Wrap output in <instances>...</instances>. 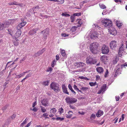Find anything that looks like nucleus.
Returning <instances> with one entry per match:
<instances>
[{
	"label": "nucleus",
	"mask_w": 127,
	"mask_h": 127,
	"mask_svg": "<svg viewBox=\"0 0 127 127\" xmlns=\"http://www.w3.org/2000/svg\"><path fill=\"white\" fill-rule=\"evenodd\" d=\"M96 117L95 115L93 113L92 114L91 116L90 119L92 120L94 119H95Z\"/></svg>",
	"instance_id": "nucleus-28"
},
{
	"label": "nucleus",
	"mask_w": 127,
	"mask_h": 127,
	"mask_svg": "<svg viewBox=\"0 0 127 127\" xmlns=\"http://www.w3.org/2000/svg\"><path fill=\"white\" fill-rule=\"evenodd\" d=\"M56 61L55 60H53L52 62L51 63V65L53 67L54 66V63H56Z\"/></svg>",
	"instance_id": "nucleus-42"
},
{
	"label": "nucleus",
	"mask_w": 127,
	"mask_h": 127,
	"mask_svg": "<svg viewBox=\"0 0 127 127\" xmlns=\"http://www.w3.org/2000/svg\"><path fill=\"white\" fill-rule=\"evenodd\" d=\"M64 109L62 107H61L59 109V112L60 113V114H62L64 112Z\"/></svg>",
	"instance_id": "nucleus-32"
},
{
	"label": "nucleus",
	"mask_w": 127,
	"mask_h": 127,
	"mask_svg": "<svg viewBox=\"0 0 127 127\" xmlns=\"http://www.w3.org/2000/svg\"><path fill=\"white\" fill-rule=\"evenodd\" d=\"M16 39V40L15 39V40H16V41H13V43L14 44V45L16 46H17L18 45L19 43V42H18L17 41V39Z\"/></svg>",
	"instance_id": "nucleus-36"
},
{
	"label": "nucleus",
	"mask_w": 127,
	"mask_h": 127,
	"mask_svg": "<svg viewBox=\"0 0 127 127\" xmlns=\"http://www.w3.org/2000/svg\"><path fill=\"white\" fill-rule=\"evenodd\" d=\"M99 6L102 9H104L106 8L105 6L103 4H99Z\"/></svg>",
	"instance_id": "nucleus-35"
},
{
	"label": "nucleus",
	"mask_w": 127,
	"mask_h": 127,
	"mask_svg": "<svg viewBox=\"0 0 127 127\" xmlns=\"http://www.w3.org/2000/svg\"><path fill=\"white\" fill-rule=\"evenodd\" d=\"M62 36H64V37H65L66 36H68V35L66 34L65 33H64V34H62Z\"/></svg>",
	"instance_id": "nucleus-61"
},
{
	"label": "nucleus",
	"mask_w": 127,
	"mask_h": 127,
	"mask_svg": "<svg viewBox=\"0 0 127 127\" xmlns=\"http://www.w3.org/2000/svg\"><path fill=\"white\" fill-rule=\"evenodd\" d=\"M101 51L103 54H107L109 52V48L107 46L104 45L101 48Z\"/></svg>",
	"instance_id": "nucleus-6"
},
{
	"label": "nucleus",
	"mask_w": 127,
	"mask_h": 127,
	"mask_svg": "<svg viewBox=\"0 0 127 127\" xmlns=\"http://www.w3.org/2000/svg\"><path fill=\"white\" fill-rule=\"evenodd\" d=\"M98 33L95 31L91 34V37L92 39H94L96 37H98Z\"/></svg>",
	"instance_id": "nucleus-10"
},
{
	"label": "nucleus",
	"mask_w": 127,
	"mask_h": 127,
	"mask_svg": "<svg viewBox=\"0 0 127 127\" xmlns=\"http://www.w3.org/2000/svg\"><path fill=\"white\" fill-rule=\"evenodd\" d=\"M77 27H76L75 26H73L71 29L70 30L72 32H74L76 30V28Z\"/></svg>",
	"instance_id": "nucleus-30"
},
{
	"label": "nucleus",
	"mask_w": 127,
	"mask_h": 127,
	"mask_svg": "<svg viewBox=\"0 0 127 127\" xmlns=\"http://www.w3.org/2000/svg\"><path fill=\"white\" fill-rule=\"evenodd\" d=\"M108 70L106 69V71L105 72V74L104 75V77H107L108 76L107 75V74L108 73Z\"/></svg>",
	"instance_id": "nucleus-37"
},
{
	"label": "nucleus",
	"mask_w": 127,
	"mask_h": 127,
	"mask_svg": "<svg viewBox=\"0 0 127 127\" xmlns=\"http://www.w3.org/2000/svg\"><path fill=\"white\" fill-rule=\"evenodd\" d=\"M79 67H83L84 65V64L83 63L79 62Z\"/></svg>",
	"instance_id": "nucleus-41"
},
{
	"label": "nucleus",
	"mask_w": 127,
	"mask_h": 127,
	"mask_svg": "<svg viewBox=\"0 0 127 127\" xmlns=\"http://www.w3.org/2000/svg\"><path fill=\"white\" fill-rule=\"evenodd\" d=\"M76 21L77 22L78 21V25L77 27H80L81 26V25L82 24V21L80 19H78Z\"/></svg>",
	"instance_id": "nucleus-20"
},
{
	"label": "nucleus",
	"mask_w": 127,
	"mask_h": 127,
	"mask_svg": "<svg viewBox=\"0 0 127 127\" xmlns=\"http://www.w3.org/2000/svg\"><path fill=\"white\" fill-rule=\"evenodd\" d=\"M48 34H43V36H44V38L45 39H46L47 38V35H48Z\"/></svg>",
	"instance_id": "nucleus-60"
},
{
	"label": "nucleus",
	"mask_w": 127,
	"mask_h": 127,
	"mask_svg": "<svg viewBox=\"0 0 127 127\" xmlns=\"http://www.w3.org/2000/svg\"><path fill=\"white\" fill-rule=\"evenodd\" d=\"M65 99L66 102L69 104L74 103L77 101V99L76 98L70 97H66Z\"/></svg>",
	"instance_id": "nucleus-4"
},
{
	"label": "nucleus",
	"mask_w": 127,
	"mask_h": 127,
	"mask_svg": "<svg viewBox=\"0 0 127 127\" xmlns=\"http://www.w3.org/2000/svg\"><path fill=\"white\" fill-rule=\"evenodd\" d=\"M56 59L57 60H58L59 59V56L58 55H57L56 56Z\"/></svg>",
	"instance_id": "nucleus-62"
},
{
	"label": "nucleus",
	"mask_w": 127,
	"mask_h": 127,
	"mask_svg": "<svg viewBox=\"0 0 127 127\" xmlns=\"http://www.w3.org/2000/svg\"><path fill=\"white\" fill-rule=\"evenodd\" d=\"M45 50L44 48L42 49L41 50H39L38 51V53L39 56L42 54L45 51Z\"/></svg>",
	"instance_id": "nucleus-22"
},
{
	"label": "nucleus",
	"mask_w": 127,
	"mask_h": 127,
	"mask_svg": "<svg viewBox=\"0 0 127 127\" xmlns=\"http://www.w3.org/2000/svg\"><path fill=\"white\" fill-rule=\"evenodd\" d=\"M18 30L15 34L14 36L15 37V39H17V38L19 37L21 35V31L20 29H17Z\"/></svg>",
	"instance_id": "nucleus-9"
},
{
	"label": "nucleus",
	"mask_w": 127,
	"mask_h": 127,
	"mask_svg": "<svg viewBox=\"0 0 127 127\" xmlns=\"http://www.w3.org/2000/svg\"><path fill=\"white\" fill-rule=\"evenodd\" d=\"M118 60V59L117 58H115V60H113V61L112 63L113 64H115L117 63Z\"/></svg>",
	"instance_id": "nucleus-29"
},
{
	"label": "nucleus",
	"mask_w": 127,
	"mask_h": 127,
	"mask_svg": "<svg viewBox=\"0 0 127 127\" xmlns=\"http://www.w3.org/2000/svg\"><path fill=\"white\" fill-rule=\"evenodd\" d=\"M37 104L36 101H35L33 102V105L32 106V107H34Z\"/></svg>",
	"instance_id": "nucleus-58"
},
{
	"label": "nucleus",
	"mask_w": 127,
	"mask_h": 127,
	"mask_svg": "<svg viewBox=\"0 0 127 127\" xmlns=\"http://www.w3.org/2000/svg\"><path fill=\"white\" fill-rule=\"evenodd\" d=\"M62 15L63 16H64L66 17H68L70 16V15L69 14L65 13H63L62 14Z\"/></svg>",
	"instance_id": "nucleus-38"
},
{
	"label": "nucleus",
	"mask_w": 127,
	"mask_h": 127,
	"mask_svg": "<svg viewBox=\"0 0 127 127\" xmlns=\"http://www.w3.org/2000/svg\"><path fill=\"white\" fill-rule=\"evenodd\" d=\"M75 17V16L73 15L71 16V23H73L74 21Z\"/></svg>",
	"instance_id": "nucleus-26"
},
{
	"label": "nucleus",
	"mask_w": 127,
	"mask_h": 127,
	"mask_svg": "<svg viewBox=\"0 0 127 127\" xmlns=\"http://www.w3.org/2000/svg\"><path fill=\"white\" fill-rule=\"evenodd\" d=\"M73 15H74L75 16H80L81 15V13H74L73 14Z\"/></svg>",
	"instance_id": "nucleus-39"
},
{
	"label": "nucleus",
	"mask_w": 127,
	"mask_h": 127,
	"mask_svg": "<svg viewBox=\"0 0 127 127\" xmlns=\"http://www.w3.org/2000/svg\"><path fill=\"white\" fill-rule=\"evenodd\" d=\"M41 103L42 105L45 106H48L49 105L48 104V100L47 98H44L41 100Z\"/></svg>",
	"instance_id": "nucleus-8"
},
{
	"label": "nucleus",
	"mask_w": 127,
	"mask_h": 127,
	"mask_svg": "<svg viewBox=\"0 0 127 127\" xmlns=\"http://www.w3.org/2000/svg\"><path fill=\"white\" fill-rule=\"evenodd\" d=\"M8 106V105H6L5 106H3L2 108L3 110H6L7 108V107Z\"/></svg>",
	"instance_id": "nucleus-40"
},
{
	"label": "nucleus",
	"mask_w": 127,
	"mask_h": 127,
	"mask_svg": "<svg viewBox=\"0 0 127 127\" xmlns=\"http://www.w3.org/2000/svg\"><path fill=\"white\" fill-rule=\"evenodd\" d=\"M62 89L63 92L65 94L69 95V93L68 92L67 90V88L64 85H62Z\"/></svg>",
	"instance_id": "nucleus-12"
},
{
	"label": "nucleus",
	"mask_w": 127,
	"mask_h": 127,
	"mask_svg": "<svg viewBox=\"0 0 127 127\" xmlns=\"http://www.w3.org/2000/svg\"><path fill=\"white\" fill-rule=\"evenodd\" d=\"M99 46L98 43L97 42H94L90 44L89 48L92 53L94 54H96L98 53Z\"/></svg>",
	"instance_id": "nucleus-2"
},
{
	"label": "nucleus",
	"mask_w": 127,
	"mask_h": 127,
	"mask_svg": "<svg viewBox=\"0 0 127 127\" xmlns=\"http://www.w3.org/2000/svg\"><path fill=\"white\" fill-rule=\"evenodd\" d=\"M102 22L103 25H105L106 27H108L109 28L108 30H109V32L110 33L114 35L117 34V31L114 27H112V22L111 20L108 19H106L103 20L102 21Z\"/></svg>",
	"instance_id": "nucleus-1"
},
{
	"label": "nucleus",
	"mask_w": 127,
	"mask_h": 127,
	"mask_svg": "<svg viewBox=\"0 0 127 127\" xmlns=\"http://www.w3.org/2000/svg\"><path fill=\"white\" fill-rule=\"evenodd\" d=\"M121 46L120 47L119 49V55L122 56V54H123V51H124V46L123 44H121Z\"/></svg>",
	"instance_id": "nucleus-11"
},
{
	"label": "nucleus",
	"mask_w": 127,
	"mask_h": 127,
	"mask_svg": "<svg viewBox=\"0 0 127 127\" xmlns=\"http://www.w3.org/2000/svg\"><path fill=\"white\" fill-rule=\"evenodd\" d=\"M123 67H122V66H121V67H119L117 69V71L116 72V73L117 74H118V73H119V72L120 71V69L121 68L122 69Z\"/></svg>",
	"instance_id": "nucleus-43"
},
{
	"label": "nucleus",
	"mask_w": 127,
	"mask_h": 127,
	"mask_svg": "<svg viewBox=\"0 0 127 127\" xmlns=\"http://www.w3.org/2000/svg\"><path fill=\"white\" fill-rule=\"evenodd\" d=\"M27 123V121H23V123H22L21 124V126L22 127H23L24 125L26 124Z\"/></svg>",
	"instance_id": "nucleus-45"
},
{
	"label": "nucleus",
	"mask_w": 127,
	"mask_h": 127,
	"mask_svg": "<svg viewBox=\"0 0 127 127\" xmlns=\"http://www.w3.org/2000/svg\"><path fill=\"white\" fill-rule=\"evenodd\" d=\"M79 62H76V63H75L74 64V65L75 66L77 67H79Z\"/></svg>",
	"instance_id": "nucleus-46"
},
{
	"label": "nucleus",
	"mask_w": 127,
	"mask_h": 127,
	"mask_svg": "<svg viewBox=\"0 0 127 127\" xmlns=\"http://www.w3.org/2000/svg\"><path fill=\"white\" fill-rule=\"evenodd\" d=\"M56 119L57 120H60L61 121H62L64 119V118H61L60 117H57L56 118Z\"/></svg>",
	"instance_id": "nucleus-31"
},
{
	"label": "nucleus",
	"mask_w": 127,
	"mask_h": 127,
	"mask_svg": "<svg viewBox=\"0 0 127 127\" xmlns=\"http://www.w3.org/2000/svg\"><path fill=\"white\" fill-rule=\"evenodd\" d=\"M33 107V108L32 109V111L34 112H36L38 110L37 108L34 107Z\"/></svg>",
	"instance_id": "nucleus-47"
},
{
	"label": "nucleus",
	"mask_w": 127,
	"mask_h": 127,
	"mask_svg": "<svg viewBox=\"0 0 127 127\" xmlns=\"http://www.w3.org/2000/svg\"><path fill=\"white\" fill-rule=\"evenodd\" d=\"M41 33H43V34H48L49 33V29L46 28V29L42 31Z\"/></svg>",
	"instance_id": "nucleus-18"
},
{
	"label": "nucleus",
	"mask_w": 127,
	"mask_h": 127,
	"mask_svg": "<svg viewBox=\"0 0 127 127\" xmlns=\"http://www.w3.org/2000/svg\"><path fill=\"white\" fill-rule=\"evenodd\" d=\"M73 87L75 90H77V91L79 90V89L75 85H74Z\"/></svg>",
	"instance_id": "nucleus-53"
},
{
	"label": "nucleus",
	"mask_w": 127,
	"mask_h": 127,
	"mask_svg": "<svg viewBox=\"0 0 127 127\" xmlns=\"http://www.w3.org/2000/svg\"><path fill=\"white\" fill-rule=\"evenodd\" d=\"M97 71L100 73H102L103 72V69L102 67H97L96 68Z\"/></svg>",
	"instance_id": "nucleus-15"
},
{
	"label": "nucleus",
	"mask_w": 127,
	"mask_h": 127,
	"mask_svg": "<svg viewBox=\"0 0 127 127\" xmlns=\"http://www.w3.org/2000/svg\"><path fill=\"white\" fill-rule=\"evenodd\" d=\"M101 59L102 61L104 62H105L107 59V56L105 55L102 56L101 58Z\"/></svg>",
	"instance_id": "nucleus-23"
},
{
	"label": "nucleus",
	"mask_w": 127,
	"mask_h": 127,
	"mask_svg": "<svg viewBox=\"0 0 127 127\" xmlns=\"http://www.w3.org/2000/svg\"><path fill=\"white\" fill-rule=\"evenodd\" d=\"M80 89L83 91H86L89 89V88L87 87H83L80 88Z\"/></svg>",
	"instance_id": "nucleus-27"
},
{
	"label": "nucleus",
	"mask_w": 127,
	"mask_h": 127,
	"mask_svg": "<svg viewBox=\"0 0 127 127\" xmlns=\"http://www.w3.org/2000/svg\"><path fill=\"white\" fill-rule=\"evenodd\" d=\"M49 83V81H47L43 82V84L45 86L48 85Z\"/></svg>",
	"instance_id": "nucleus-34"
},
{
	"label": "nucleus",
	"mask_w": 127,
	"mask_h": 127,
	"mask_svg": "<svg viewBox=\"0 0 127 127\" xmlns=\"http://www.w3.org/2000/svg\"><path fill=\"white\" fill-rule=\"evenodd\" d=\"M39 56V55L38 52L35 53L33 55V57H37Z\"/></svg>",
	"instance_id": "nucleus-54"
},
{
	"label": "nucleus",
	"mask_w": 127,
	"mask_h": 127,
	"mask_svg": "<svg viewBox=\"0 0 127 127\" xmlns=\"http://www.w3.org/2000/svg\"><path fill=\"white\" fill-rule=\"evenodd\" d=\"M68 88L69 89H70V90L71 91L73 90L72 88V87L70 85V84H69L68 86Z\"/></svg>",
	"instance_id": "nucleus-48"
},
{
	"label": "nucleus",
	"mask_w": 127,
	"mask_h": 127,
	"mask_svg": "<svg viewBox=\"0 0 127 127\" xmlns=\"http://www.w3.org/2000/svg\"><path fill=\"white\" fill-rule=\"evenodd\" d=\"M6 23V22L4 24H0V27H1L2 28V27H5V24Z\"/></svg>",
	"instance_id": "nucleus-50"
},
{
	"label": "nucleus",
	"mask_w": 127,
	"mask_h": 127,
	"mask_svg": "<svg viewBox=\"0 0 127 127\" xmlns=\"http://www.w3.org/2000/svg\"><path fill=\"white\" fill-rule=\"evenodd\" d=\"M103 111L101 110H99L96 114V115L98 117H100L103 115Z\"/></svg>",
	"instance_id": "nucleus-14"
},
{
	"label": "nucleus",
	"mask_w": 127,
	"mask_h": 127,
	"mask_svg": "<svg viewBox=\"0 0 127 127\" xmlns=\"http://www.w3.org/2000/svg\"><path fill=\"white\" fill-rule=\"evenodd\" d=\"M106 87V85L104 86L97 93V94H100L102 92L104 91V90L105 89Z\"/></svg>",
	"instance_id": "nucleus-21"
},
{
	"label": "nucleus",
	"mask_w": 127,
	"mask_h": 127,
	"mask_svg": "<svg viewBox=\"0 0 127 127\" xmlns=\"http://www.w3.org/2000/svg\"><path fill=\"white\" fill-rule=\"evenodd\" d=\"M120 99V97L119 96H116V100L117 101H118Z\"/></svg>",
	"instance_id": "nucleus-64"
},
{
	"label": "nucleus",
	"mask_w": 127,
	"mask_h": 127,
	"mask_svg": "<svg viewBox=\"0 0 127 127\" xmlns=\"http://www.w3.org/2000/svg\"><path fill=\"white\" fill-rule=\"evenodd\" d=\"M8 4L9 5H20V4H19L17 2L15 1L13 2H12L10 3H8Z\"/></svg>",
	"instance_id": "nucleus-19"
},
{
	"label": "nucleus",
	"mask_w": 127,
	"mask_h": 127,
	"mask_svg": "<svg viewBox=\"0 0 127 127\" xmlns=\"http://www.w3.org/2000/svg\"><path fill=\"white\" fill-rule=\"evenodd\" d=\"M73 112L71 111H69L68 112V114H66V117L67 118H70L72 115Z\"/></svg>",
	"instance_id": "nucleus-16"
},
{
	"label": "nucleus",
	"mask_w": 127,
	"mask_h": 127,
	"mask_svg": "<svg viewBox=\"0 0 127 127\" xmlns=\"http://www.w3.org/2000/svg\"><path fill=\"white\" fill-rule=\"evenodd\" d=\"M100 79V77L99 76L97 75L96 76V81Z\"/></svg>",
	"instance_id": "nucleus-59"
},
{
	"label": "nucleus",
	"mask_w": 127,
	"mask_h": 127,
	"mask_svg": "<svg viewBox=\"0 0 127 127\" xmlns=\"http://www.w3.org/2000/svg\"><path fill=\"white\" fill-rule=\"evenodd\" d=\"M37 30H36V28L35 29H33V30H32V34L35 33H36V31Z\"/></svg>",
	"instance_id": "nucleus-56"
},
{
	"label": "nucleus",
	"mask_w": 127,
	"mask_h": 127,
	"mask_svg": "<svg viewBox=\"0 0 127 127\" xmlns=\"http://www.w3.org/2000/svg\"><path fill=\"white\" fill-rule=\"evenodd\" d=\"M89 84L91 86H95L94 83H93V82H90L89 83Z\"/></svg>",
	"instance_id": "nucleus-57"
},
{
	"label": "nucleus",
	"mask_w": 127,
	"mask_h": 127,
	"mask_svg": "<svg viewBox=\"0 0 127 127\" xmlns=\"http://www.w3.org/2000/svg\"><path fill=\"white\" fill-rule=\"evenodd\" d=\"M16 115L13 114L12 116H11L10 117H9L8 118V119L9 121H10V119H11V120H13L16 117Z\"/></svg>",
	"instance_id": "nucleus-25"
},
{
	"label": "nucleus",
	"mask_w": 127,
	"mask_h": 127,
	"mask_svg": "<svg viewBox=\"0 0 127 127\" xmlns=\"http://www.w3.org/2000/svg\"><path fill=\"white\" fill-rule=\"evenodd\" d=\"M48 116V114L47 113H44L43 114L42 116L44 117H47Z\"/></svg>",
	"instance_id": "nucleus-55"
},
{
	"label": "nucleus",
	"mask_w": 127,
	"mask_h": 127,
	"mask_svg": "<svg viewBox=\"0 0 127 127\" xmlns=\"http://www.w3.org/2000/svg\"><path fill=\"white\" fill-rule=\"evenodd\" d=\"M121 66H122V67H123L125 66H127V63H125L123 64H122Z\"/></svg>",
	"instance_id": "nucleus-49"
},
{
	"label": "nucleus",
	"mask_w": 127,
	"mask_h": 127,
	"mask_svg": "<svg viewBox=\"0 0 127 127\" xmlns=\"http://www.w3.org/2000/svg\"><path fill=\"white\" fill-rule=\"evenodd\" d=\"M62 55L64 57H66V54L65 53V50H62L61 51Z\"/></svg>",
	"instance_id": "nucleus-24"
},
{
	"label": "nucleus",
	"mask_w": 127,
	"mask_h": 127,
	"mask_svg": "<svg viewBox=\"0 0 127 127\" xmlns=\"http://www.w3.org/2000/svg\"><path fill=\"white\" fill-rule=\"evenodd\" d=\"M52 68L51 67H49L47 69L46 71L47 72H49L50 71H51L52 70Z\"/></svg>",
	"instance_id": "nucleus-44"
},
{
	"label": "nucleus",
	"mask_w": 127,
	"mask_h": 127,
	"mask_svg": "<svg viewBox=\"0 0 127 127\" xmlns=\"http://www.w3.org/2000/svg\"><path fill=\"white\" fill-rule=\"evenodd\" d=\"M51 111L53 113L55 114L57 111V110L55 108H54L51 109Z\"/></svg>",
	"instance_id": "nucleus-33"
},
{
	"label": "nucleus",
	"mask_w": 127,
	"mask_h": 127,
	"mask_svg": "<svg viewBox=\"0 0 127 127\" xmlns=\"http://www.w3.org/2000/svg\"><path fill=\"white\" fill-rule=\"evenodd\" d=\"M86 60V63L88 64H94L97 62L96 59L93 58L90 56L87 57Z\"/></svg>",
	"instance_id": "nucleus-5"
},
{
	"label": "nucleus",
	"mask_w": 127,
	"mask_h": 127,
	"mask_svg": "<svg viewBox=\"0 0 127 127\" xmlns=\"http://www.w3.org/2000/svg\"><path fill=\"white\" fill-rule=\"evenodd\" d=\"M116 23L117 26L118 27H120L122 25V23H120V24L119 23H118L117 22H116Z\"/></svg>",
	"instance_id": "nucleus-51"
},
{
	"label": "nucleus",
	"mask_w": 127,
	"mask_h": 127,
	"mask_svg": "<svg viewBox=\"0 0 127 127\" xmlns=\"http://www.w3.org/2000/svg\"><path fill=\"white\" fill-rule=\"evenodd\" d=\"M15 20L14 19L9 20L8 22H6V24H12L15 22Z\"/></svg>",
	"instance_id": "nucleus-17"
},
{
	"label": "nucleus",
	"mask_w": 127,
	"mask_h": 127,
	"mask_svg": "<svg viewBox=\"0 0 127 127\" xmlns=\"http://www.w3.org/2000/svg\"><path fill=\"white\" fill-rule=\"evenodd\" d=\"M41 110L42 112L44 113L46 111V110L44 108H43L41 109Z\"/></svg>",
	"instance_id": "nucleus-52"
},
{
	"label": "nucleus",
	"mask_w": 127,
	"mask_h": 127,
	"mask_svg": "<svg viewBox=\"0 0 127 127\" xmlns=\"http://www.w3.org/2000/svg\"><path fill=\"white\" fill-rule=\"evenodd\" d=\"M50 88L56 93H58L60 91L59 85L55 82H52L50 85Z\"/></svg>",
	"instance_id": "nucleus-3"
},
{
	"label": "nucleus",
	"mask_w": 127,
	"mask_h": 127,
	"mask_svg": "<svg viewBox=\"0 0 127 127\" xmlns=\"http://www.w3.org/2000/svg\"><path fill=\"white\" fill-rule=\"evenodd\" d=\"M117 42L116 41H112L110 43V48L112 49H114L117 47Z\"/></svg>",
	"instance_id": "nucleus-7"
},
{
	"label": "nucleus",
	"mask_w": 127,
	"mask_h": 127,
	"mask_svg": "<svg viewBox=\"0 0 127 127\" xmlns=\"http://www.w3.org/2000/svg\"><path fill=\"white\" fill-rule=\"evenodd\" d=\"M26 24V22H23L18 25L17 27V29H20L23 27Z\"/></svg>",
	"instance_id": "nucleus-13"
},
{
	"label": "nucleus",
	"mask_w": 127,
	"mask_h": 127,
	"mask_svg": "<svg viewBox=\"0 0 127 127\" xmlns=\"http://www.w3.org/2000/svg\"><path fill=\"white\" fill-rule=\"evenodd\" d=\"M69 106L70 108H71L72 109H74L75 108L74 107L73 105H69Z\"/></svg>",
	"instance_id": "nucleus-63"
}]
</instances>
